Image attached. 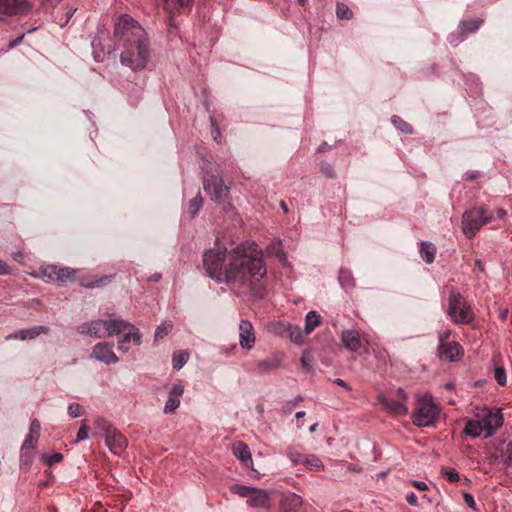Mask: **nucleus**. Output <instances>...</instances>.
Masks as SVG:
<instances>
[{"label":"nucleus","mask_w":512,"mask_h":512,"mask_svg":"<svg viewBox=\"0 0 512 512\" xmlns=\"http://www.w3.org/2000/svg\"><path fill=\"white\" fill-rule=\"evenodd\" d=\"M111 281V276H103V277H100L98 279H96L95 281H91V282H86L84 280H82L80 282L81 286L85 287V288H95V287H100L102 285H105L106 283L110 282Z\"/></svg>","instance_id":"nucleus-38"},{"label":"nucleus","mask_w":512,"mask_h":512,"mask_svg":"<svg viewBox=\"0 0 512 512\" xmlns=\"http://www.w3.org/2000/svg\"><path fill=\"white\" fill-rule=\"evenodd\" d=\"M301 365L307 371H309L311 368L310 360L305 355L301 358Z\"/></svg>","instance_id":"nucleus-54"},{"label":"nucleus","mask_w":512,"mask_h":512,"mask_svg":"<svg viewBox=\"0 0 512 512\" xmlns=\"http://www.w3.org/2000/svg\"><path fill=\"white\" fill-rule=\"evenodd\" d=\"M507 315H508V310H503L500 313V318L504 320V319H506Z\"/></svg>","instance_id":"nucleus-62"},{"label":"nucleus","mask_w":512,"mask_h":512,"mask_svg":"<svg viewBox=\"0 0 512 512\" xmlns=\"http://www.w3.org/2000/svg\"><path fill=\"white\" fill-rule=\"evenodd\" d=\"M14 259H15V260H17V261H21V259H22V254H21V253H16V254L14 255Z\"/></svg>","instance_id":"nucleus-64"},{"label":"nucleus","mask_w":512,"mask_h":512,"mask_svg":"<svg viewBox=\"0 0 512 512\" xmlns=\"http://www.w3.org/2000/svg\"><path fill=\"white\" fill-rule=\"evenodd\" d=\"M485 431L481 420L470 419L466 422L464 433L472 438L479 437Z\"/></svg>","instance_id":"nucleus-25"},{"label":"nucleus","mask_w":512,"mask_h":512,"mask_svg":"<svg viewBox=\"0 0 512 512\" xmlns=\"http://www.w3.org/2000/svg\"><path fill=\"white\" fill-rule=\"evenodd\" d=\"M494 378L501 386L506 384V372L502 367H496L494 371Z\"/></svg>","instance_id":"nucleus-41"},{"label":"nucleus","mask_w":512,"mask_h":512,"mask_svg":"<svg viewBox=\"0 0 512 512\" xmlns=\"http://www.w3.org/2000/svg\"><path fill=\"white\" fill-rule=\"evenodd\" d=\"M88 430H89V427L87 425V421L83 420L82 424L78 430L76 441L78 442V441L87 439L88 438Z\"/></svg>","instance_id":"nucleus-43"},{"label":"nucleus","mask_w":512,"mask_h":512,"mask_svg":"<svg viewBox=\"0 0 512 512\" xmlns=\"http://www.w3.org/2000/svg\"><path fill=\"white\" fill-rule=\"evenodd\" d=\"M494 220V214L484 206L474 207L465 211L462 216V230L468 237L472 238L486 224Z\"/></svg>","instance_id":"nucleus-4"},{"label":"nucleus","mask_w":512,"mask_h":512,"mask_svg":"<svg viewBox=\"0 0 512 512\" xmlns=\"http://www.w3.org/2000/svg\"><path fill=\"white\" fill-rule=\"evenodd\" d=\"M128 326H130V323L120 318L110 320L98 319L79 325L77 327V331L83 335H89L95 338H103L105 336L120 334Z\"/></svg>","instance_id":"nucleus-3"},{"label":"nucleus","mask_w":512,"mask_h":512,"mask_svg":"<svg viewBox=\"0 0 512 512\" xmlns=\"http://www.w3.org/2000/svg\"><path fill=\"white\" fill-rule=\"evenodd\" d=\"M161 279V274L155 273L149 277L150 282H158Z\"/></svg>","instance_id":"nucleus-59"},{"label":"nucleus","mask_w":512,"mask_h":512,"mask_svg":"<svg viewBox=\"0 0 512 512\" xmlns=\"http://www.w3.org/2000/svg\"><path fill=\"white\" fill-rule=\"evenodd\" d=\"M336 15L341 20H350L353 18L352 10L342 2H338L336 5Z\"/></svg>","instance_id":"nucleus-35"},{"label":"nucleus","mask_w":512,"mask_h":512,"mask_svg":"<svg viewBox=\"0 0 512 512\" xmlns=\"http://www.w3.org/2000/svg\"><path fill=\"white\" fill-rule=\"evenodd\" d=\"M268 252L270 254H272V255H275L279 259H284L285 258V253L282 250L281 242L272 243L268 247Z\"/></svg>","instance_id":"nucleus-40"},{"label":"nucleus","mask_w":512,"mask_h":512,"mask_svg":"<svg viewBox=\"0 0 512 512\" xmlns=\"http://www.w3.org/2000/svg\"><path fill=\"white\" fill-rule=\"evenodd\" d=\"M211 125H212V135L216 141H218V138L220 137V130L219 127L216 125V122L213 117L210 118Z\"/></svg>","instance_id":"nucleus-48"},{"label":"nucleus","mask_w":512,"mask_h":512,"mask_svg":"<svg viewBox=\"0 0 512 512\" xmlns=\"http://www.w3.org/2000/svg\"><path fill=\"white\" fill-rule=\"evenodd\" d=\"M485 428V437L492 436L503 424V416L500 409H490L485 412L481 419Z\"/></svg>","instance_id":"nucleus-13"},{"label":"nucleus","mask_w":512,"mask_h":512,"mask_svg":"<svg viewBox=\"0 0 512 512\" xmlns=\"http://www.w3.org/2000/svg\"><path fill=\"white\" fill-rule=\"evenodd\" d=\"M406 501L411 505V506H418V500H417V496L415 495V493L413 492H410L407 494L406 496Z\"/></svg>","instance_id":"nucleus-50"},{"label":"nucleus","mask_w":512,"mask_h":512,"mask_svg":"<svg viewBox=\"0 0 512 512\" xmlns=\"http://www.w3.org/2000/svg\"><path fill=\"white\" fill-rule=\"evenodd\" d=\"M303 504L302 498L293 493H284L280 499L279 507L281 512H297Z\"/></svg>","instance_id":"nucleus-18"},{"label":"nucleus","mask_w":512,"mask_h":512,"mask_svg":"<svg viewBox=\"0 0 512 512\" xmlns=\"http://www.w3.org/2000/svg\"><path fill=\"white\" fill-rule=\"evenodd\" d=\"M394 126L399 129L400 131L411 134L412 133V126L408 124L406 121H404L399 116L394 115L391 119Z\"/></svg>","instance_id":"nucleus-36"},{"label":"nucleus","mask_w":512,"mask_h":512,"mask_svg":"<svg viewBox=\"0 0 512 512\" xmlns=\"http://www.w3.org/2000/svg\"><path fill=\"white\" fill-rule=\"evenodd\" d=\"M302 465L311 471H321L324 469L322 461L319 459V457L313 454H307Z\"/></svg>","instance_id":"nucleus-29"},{"label":"nucleus","mask_w":512,"mask_h":512,"mask_svg":"<svg viewBox=\"0 0 512 512\" xmlns=\"http://www.w3.org/2000/svg\"><path fill=\"white\" fill-rule=\"evenodd\" d=\"M114 38L122 49L120 58L132 70L143 69L150 58L149 40L145 30L130 16L122 15L115 25Z\"/></svg>","instance_id":"nucleus-2"},{"label":"nucleus","mask_w":512,"mask_h":512,"mask_svg":"<svg viewBox=\"0 0 512 512\" xmlns=\"http://www.w3.org/2000/svg\"><path fill=\"white\" fill-rule=\"evenodd\" d=\"M438 351L440 357L449 361H455L463 353L462 347L458 342H444V344H439Z\"/></svg>","instance_id":"nucleus-19"},{"label":"nucleus","mask_w":512,"mask_h":512,"mask_svg":"<svg viewBox=\"0 0 512 512\" xmlns=\"http://www.w3.org/2000/svg\"><path fill=\"white\" fill-rule=\"evenodd\" d=\"M411 485L416 488L419 491H426L428 490V486L425 482L422 481H412Z\"/></svg>","instance_id":"nucleus-49"},{"label":"nucleus","mask_w":512,"mask_h":512,"mask_svg":"<svg viewBox=\"0 0 512 512\" xmlns=\"http://www.w3.org/2000/svg\"><path fill=\"white\" fill-rule=\"evenodd\" d=\"M327 147V144L326 143H323L322 145H320L318 148H317V152L318 153H321V152H324L325 149Z\"/></svg>","instance_id":"nucleus-61"},{"label":"nucleus","mask_w":512,"mask_h":512,"mask_svg":"<svg viewBox=\"0 0 512 512\" xmlns=\"http://www.w3.org/2000/svg\"><path fill=\"white\" fill-rule=\"evenodd\" d=\"M419 253L421 255V258L427 262L432 263L435 259L436 255V247L431 242L421 241L420 242V249Z\"/></svg>","instance_id":"nucleus-24"},{"label":"nucleus","mask_w":512,"mask_h":512,"mask_svg":"<svg viewBox=\"0 0 512 512\" xmlns=\"http://www.w3.org/2000/svg\"><path fill=\"white\" fill-rule=\"evenodd\" d=\"M232 451L234 456L239 459L244 466L249 467L252 465L251 452L247 444L242 441H238L233 444Z\"/></svg>","instance_id":"nucleus-22"},{"label":"nucleus","mask_w":512,"mask_h":512,"mask_svg":"<svg viewBox=\"0 0 512 512\" xmlns=\"http://www.w3.org/2000/svg\"><path fill=\"white\" fill-rule=\"evenodd\" d=\"M492 212L494 214V219L495 218L503 219L506 216V211L502 208H497V209L493 210Z\"/></svg>","instance_id":"nucleus-51"},{"label":"nucleus","mask_w":512,"mask_h":512,"mask_svg":"<svg viewBox=\"0 0 512 512\" xmlns=\"http://www.w3.org/2000/svg\"><path fill=\"white\" fill-rule=\"evenodd\" d=\"M296 418L297 419H300V418H303L305 416V412L304 411H299L296 413Z\"/></svg>","instance_id":"nucleus-63"},{"label":"nucleus","mask_w":512,"mask_h":512,"mask_svg":"<svg viewBox=\"0 0 512 512\" xmlns=\"http://www.w3.org/2000/svg\"><path fill=\"white\" fill-rule=\"evenodd\" d=\"M203 186L206 193L212 201L218 204H224L228 198L229 188L225 185L223 179L219 175L209 174L203 178Z\"/></svg>","instance_id":"nucleus-9"},{"label":"nucleus","mask_w":512,"mask_h":512,"mask_svg":"<svg viewBox=\"0 0 512 512\" xmlns=\"http://www.w3.org/2000/svg\"><path fill=\"white\" fill-rule=\"evenodd\" d=\"M62 459L63 455L61 453H54L47 458L46 462L49 466H51L55 463L61 462Z\"/></svg>","instance_id":"nucleus-46"},{"label":"nucleus","mask_w":512,"mask_h":512,"mask_svg":"<svg viewBox=\"0 0 512 512\" xmlns=\"http://www.w3.org/2000/svg\"><path fill=\"white\" fill-rule=\"evenodd\" d=\"M334 383H335V384H337V385H339V386H341V387H344V388H346V389H349V387H348L347 383H346L344 380L340 379V378L335 379V380H334Z\"/></svg>","instance_id":"nucleus-57"},{"label":"nucleus","mask_w":512,"mask_h":512,"mask_svg":"<svg viewBox=\"0 0 512 512\" xmlns=\"http://www.w3.org/2000/svg\"><path fill=\"white\" fill-rule=\"evenodd\" d=\"M203 186L206 193L212 201L218 204H224L228 198L229 188L225 185L223 179L219 175L209 174L203 178Z\"/></svg>","instance_id":"nucleus-8"},{"label":"nucleus","mask_w":512,"mask_h":512,"mask_svg":"<svg viewBox=\"0 0 512 512\" xmlns=\"http://www.w3.org/2000/svg\"><path fill=\"white\" fill-rule=\"evenodd\" d=\"M41 277L47 281H57L58 267L54 265H47L40 270Z\"/></svg>","instance_id":"nucleus-33"},{"label":"nucleus","mask_w":512,"mask_h":512,"mask_svg":"<svg viewBox=\"0 0 512 512\" xmlns=\"http://www.w3.org/2000/svg\"><path fill=\"white\" fill-rule=\"evenodd\" d=\"M443 475L446 477V479L452 483L459 481V474L454 469H443Z\"/></svg>","instance_id":"nucleus-44"},{"label":"nucleus","mask_w":512,"mask_h":512,"mask_svg":"<svg viewBox=\"0 0 512 512\" xmlns=\"http://www.w3.org/2000/svg\"><path fill=\"white\" fill-rule=\"evenodd\" d=\"M23 38H24V34H22L21 36L17 37L16 39L10 41V43L8 45V48L9 49L15 48L16 46H18L22 42Z\"/></svg>","instance_id":"nucleus-52"},{"label":"nucleus","mask_w":512,"mask_h":512,"mask_svg":"<svg viewBox=\"0 0 512 512\" xmlns=\"http://www.w3.org/2000/svg\"><path fill=\"white\" fill-rule=\"evenodd\" d=\"M287 456L294 464L298 465L303 464L307 454L301 453L294 448H289L287 450Z\"/></svg>","instance_id":"nucleus-37"},{"label":"nucleus","mask_w":512,"mask_h":512,"mask_svg":"<svg viewBox=\"0 0 512 512\" xmlns=\"http://www.w3.org/2000/svg\"><path fill=\"white\" fill-rule=\"evenodd\" d=\"M439 417V409L431 398L424 397L412 415L413 423L418 427L434 426Z\"/></svg>","instance_id":"nucleus-7"},{"label":"nucleus","mask_w":512,"mask_h":512,"mask_svg":"<svg viewBox=\"0 0 512 512\" xmlns=\"http://www.w3.org/2000/svg\"><path fill=\"white\" fill-rule=\"evenodd\" d=\"M450 335H451L450 330H446V331L442 332L439 336L440 344H444V342H448Z\"/></svg>","instance_id":"nucleus-53"},{"label":"nucleus","mask_w":512,"mask_h":512,"mask_svg":"<svg viewBox=\"0 0 512 512\" xmlns=\"http://www.w3.org/2000/svg\"><path fill=\"white\" fill-rule=\"evenodd\" d=\"M239 343L243 349H251L255 343L256 337L253 325L248 320H242L239 324Z\"/></svg>","instance_id":"nucleus-15"},{"label":"nucleus","mask_w":512,"mask_h":512,"mask_svg":"<svg viewBox=\"0 0 512 512\" xmlns=\"http://www.w3.org/2000/svg\"><path fill=\"white\" fill-rule=\"evenodd\" d=\"M321 323V317L317 312L310 311L305 317V332L310 334Z\"/></svg>","instance_id":"nucleus-28"},{"label":"nucleus","mask_w":512,"mask_h":512,"mask_svg":"<svg viewBox=\"0 0 512 512\" xmlns=\"http://www.w3.org/2000/svg\"><path fill=\"white\" fill-rule=\"evenodd\" d=\"M463 498H464L465 503H466L470 508H472L473 510H477V509H476V503H475L474 498H473V496H472L471 494H469V493H464Z\"/></svg>","instance_id":"nucleus-47"},{"label":"nucleus","mask_w":512,"mask_h":512,"mask_svg":"<svg viewBox=\"0 0 512 512\" xmlns=\"http://www.w3.org/2000/svg\"><path fill=\"white\" fill-rule=\"evenodd\" d=\"M341 340L344 346L352 352H357L362 347L360 334L355 330H344Z\"/></svg>","instance_id":"nucleus-20"},{"label":"nucleus","mask_w":512,"mask_h":512,"mask_svg":"<svg viewBox=\"0 0 512 512\" xmlns=\"http://www.w3.org/2000/svg\"><path fill=\"white\" fill-rule=\"evenodd\" d=\"M184 393V386L181 384H173L169 391L168 399L165 403L164 413L173 414L180 405V398Z\"/></svg>","instance_id":"nucleus-17"},{"label":"nucleus","mask_w":512,"mask_h":512,"mask_svg":"<svg viewBox=\"0 0 512 512\" xmlns=\"http://www.w3.org/2000/svg\"><path fill=\"white\" fill-rule=\"evenodd\" d=\"M50 328L48 326L40 325L35 326L27 329H21L19 331H16L14 333L9 334L6 336V340H31L35 339L40 334H47L49 333Z\"/></svg>","instance_id":"nucleus-16"},{"label":"nucleus","mask_w":512,"mask_h":512,"mask_svg":"<svg viewBox=\"0 0 512 512\" xmlns=\"http://www.w3.org/2000/svg\"><path fill=\"white\" fill-rule=\"evenodd\" d=\"M382 407L394 416L405 415L408 411L406 405L407 396L402 389H398L394 394L378 397Z\"/></svg>","instance_id":"nucleus-10"},{"label":"nucleus","mask_w":512,"mask_h":512,"mask_svg":"<svg viewBox=\"0 0 512 512\" xmlns=\"http://www.w3.org/2000/svg\"><path fill=\"white\" fill-rule=\"evenodd\" d=\"M189 355L186 351H177L174 352L172 363L174 369H181L185 363L188 361Z\"/></svg>","instance_id":"nucleus-34"},{"label":"nucleus","mask_w":512,"mask_h":512,"mask_svg":"<svg viewBox=\"0 0 512 512\" xmlns=\"http://www.w3.org/2000/svg\"><path fill=\"white\" fill-rule=\"evenodd\" d=\"M507 450L509 452V464L512 466V443L507 445Z\"/></svg>","instance_id":"nucleus-60"},{"label":"nucleus","mask_w":512,"mask_h":512,"mask_svg":"<svg viewBox=\"0 0 512 512\" xmlns=\"http://www.w3.org/2000/svg\"><path fill=\"white\" fill-rule=\"evenodd\" d=\"M68 413L72 418H76L81 415L82 407L78 403H72L68 407Z\"/></svg>","instance_id":"nucleus-45"},{"label":"nucleus","mask_w":512,"mask_h":512,"mask_svg":"<svg viewBox=\"0 0 512 512\" xmlns=\"http://www.w3.org/2000/svg\"><path fill=\"white\" fill-rule=\"evenodd\" d=\"M95 429L97 430V433L106 438L107 434L112 433L116 428L107 419L97 417L95 420Z\"/></svg>","instance_id":"nucleus-27"},{"label":"nucleus","mask_w":512,"mask_h":512,"mask_svg":"<svg viewBox=\"0 0 512 512\" xmlns=\"http://www.w3.org/2000/svg\"><path fill=\"white\" fill-rule=\"evenodd\" d=\"M9 273V267L7 266V264L0 260V275H6Z\"/></svg>","instance_id":"nucleus-55"},{"label":"nucleus","mask_w":512,"mask_h":512,"mask_svg":"<svg viewBox=\"0 0 512 512\" xmlns=\"http://www.w3.org/2000/svg\"><path fill=\"white\" fill-rule=\"evenodd\" d=\"M320 171L327 177V178H334L335 172L334 168L331 164L327 162H322L320 164Z\"/></svg>","instance_id":"nucleus-42"},{"label":"nucleus","mask_w":512,"mask_h":512,"mask_svg":"<svg viewBox=\"0 0 512 512\" xmlns=\"http://www.w3.org/2000/svg\"><path fill=\"white\" fill-rule=\"evenodd\" d=\"M91 358H95L107 365L114 364L119 361L117 355L113 351V343L99 342L97 343L90 355Z\"/></svg>","instance_id":"nucleus-12"},{"label":"nucleus","mask_w":512,"mask_h":512,"mask_svg":"<svg viewBox=\"0 0 512 512\" xmlns=\"http://www.w3.org/2000/svg\"><path fill=\"white\" fill-rule=\"evenodd\" d=\"M202 203H203V199H202L200 193H198L194 198H192L189 201L187 213L189 214V216L191 218H194L197 215V213L199 212V210L202 206Z\"/></svg>","instance_id":"nucleus-32"},{"label":"nucleus","mask_w":512,"mask_h":512,"mask_svg":"<svg viewBox=\"0 0 512 512\" xmlns=\"http://www.w3.org/2000/svg\"><path fill=\"white\" fill-rule=\"evenodd\" d=\"M76 270L70 269V268H59L58 267V276H57V282L60 283H67V282H73L75 281V274Z\"/></svg>","instance_id":"nucleus-31"},{"label":"nucleus","mask_w":512,"mask_h":512,"mask_svg":"<svg viewBox=\"0 0 512 512\" xmlns=\"http://www.w3.org/2000/svg\"><path fill=\"white\" fill-rule=\"evenodd\" d=\"M31 8L28 0H0V22L26 15Z\"/></svg>","instance_id":"nucleus-11"},{"label":"nucleus","mask_w":512,"mask_h":512,"mask_svg":"<svg viewBox=\"0 0 512 512\" xmlns=\"http://www.w3.org/2000/svg\"><path fill=\"white\" fill-rule=\"evenodd\" d=\"M203 266L209 277L232 287L249 288L260 295L261 279L267 274L263 252L256 243H240L231 251L216 246L203 256Z\"/></svg>","instance_id":"nucleus-1"},{"label":"nucleus","mask_w":512,"mask_h":512,"mask_svg":"<svg viewBox=\"0 0 512 512\" xmlns=\"http://www.w3.org/2000/svg\"><path fill=\"white\" fill-rule=\"evenodd\" d=\"M483 19L481 18H474L470 20H464L461 21L459 24V29L461 30L462 34H470L475 31H477L480 26L483 24Z\"/></svg>","instance_id":"nucleus-26"},{"label":"nucleus","mask_w":512,"mask_h":512,"mask_svg":"<svg viewBox=\"0 0 512 512\" xmlns=\"http://www.w3.org/2000/svg\"><path fill=\"white\" fill-rule=\"evenodd\" d=\"M41 425L37 419H33L30 424L29 434L23 442L22 450L34 449L40 437Z\"/></svg>","instance_id":"nucleus-23"},{"label":"nucleus","mask_w":512,"mask_h":512,"mask_svg":"<svg viewBox=\"0 0 512 512\" xmlns=\"http://www.w3.org/2000/svg\"><path fill=\"white\" fill-rule=\"evenodd\" d=\"M282 363V355L279 353L273 354L266 359L257 362V371L261 374L274 371L280 367Z\"/></svg>","instance_id":"nucleus-21"},{"label":"nucleus","mask_w":512,"mask_h":512,"mask_svg":"<svg viewBox=\"0 0 512 512\" xmlns=\"http://www.w3.org/2000/svg\"><path fill=\"white\" fill-rule=\"evenodd\" d=\"M118 349L122 352H127L128 351V347L126 346V343H124V341L120 340L118 342Z\"/></svg>","instance_id":"nucleus-58"},{"label":"nucleus","mask_w":512,"mask_h":512,"mask_svg":"<svg viewBox=\"0 0 512 512\" xmlns=\"http://www.w3.org/2000/svg\"><path fill=\"white\" fill-rule=\"evenodd\" d=\"M479 177V173L478 172H469L466 174V179L467 180H475Z\"/></svg>","instance_id":"nucleus-56"},{"label":"nucleus","mask_w":512,"mask_h":512,"mask_svg":"<svg viewBox=\"0 0 512 512\" xmlns=\"http://www.w3.org/2000/svg\"><path fill=\"white\" fill-rule=\"evenodd\" d=\"M172 328L173 325L170 321L162 323L160 326L157 327L155 331V340L162 339L172 330Z\"/></svg>","instance_id":"nucleus-39"},{"label":"nucleus","mask_w":512,"mask_h":512,"mask_svg":"<svg viewBox=\"0 0 512 512\" xmlns=\"http://www.w3.org/2000/svg\"><path fill=\"white\" fill-rule=\"evenodd\" d=\"M448 315L455 324H470L474 314L462 295L455 289L449 293Z\"/></svg>","instance_id":"nucleus-5"},{"label":"nucleus","mask_w":512,"mask_h":512,"mask_svg":"<svg viewBox=\"0 0 512 512\" xmlns=\"http://www.w3.org/2000/svg\"><path fill=\"white\" fill-rule=\"evenodd\" d=\"M230 491L242 498H247V506L251 508L269 509L271 505L270 495L267 491L250 486L234 484Z\"/></svg>","instance_id":"nucleus-6"},{"label":"nucleus","mask_w":512,"mask_h":512,"mask_svg":"<svg viewBox=\"0 0 512 512\" xmlns=\"http://www.w3.org/2000/svg\"><path fill=\"white\" fill-rule=\"evenodd\" d=\"M125 331L128 332L121 339L122 341H124V343L133 341L137 345L141 344V334L134 325L130 324V326H128L123 332Z\"/></svg>","instance_id":"nucleus-30"},{"label":"nucleus","mask_w":512,"mask_h":512,"mask_svg":"<svg viewBox=\"0 0 512 512\" xmlns=\"http://www.w3.org/2000/svg\"><path fill=\"white\" fill-rule=\"evenodd\" d=\"M105 443L115 455H121L128 445L126 437L117 428L112 433L107 434Z\"/></svg>","instance_id":"nucleus-14"}]
</instances>
